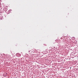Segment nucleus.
Segmentation results:
<instances>
[{"instance_id":"obj_2","label":"nucleus","mask_w":78,"mask_h":78,"mask_svg":"<svg viewBox=\"0 0 78 78\" xmlns=\"http://www.w3.org/2000/svg\"><path fill=\"white\" fill-rule=\"evenodd\" d=\"M70 69H71V67L70 68Z\"/></svg>"},{"instance_id":"obj_1","label":"nucleus","mask_w":78,"mask_h":78,"mask_svg":"<svg viewBox=\"0 0 78 78\" xmlns=\"http://www.w3.org/2000/svg\"><path fill=\"white\" fill-rule=\"evenodd\" d=\"M9 57H10V55H5V54H3L2 58H9Z\"/></svg>"}]
</instances>
